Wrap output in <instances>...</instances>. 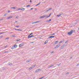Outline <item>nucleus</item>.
<instances>
[{
  "instance_id": "1",
  "label": "nucleus",
  "mask_w": 79,
  "mask_h": 79,
  "mask_svg": "<svg viewBox=\"0 0 79 79\" xmlns=\"http://www.w3.org/2000/svg\"><path fill=\"white\" fill-rule=\"evenodd\" d=\"M74 31L73 30H71L68 33V34L69 35H71L73 33H74Z\"/></svg>"
},
{
  "instance_id": "2",
  "label": "nucleus",
  "mask_w": 79,
  "mask_h": 79,
  "mask_svg": "<svg viewBox=\"0 0 79 79\" xmlns=\"http://www.w3.org/2000/svg\"><path fill=\"white\" fill-rule=\"evenodd\" d=\"M23 46H24V44L23 43L19 45V47L20 48L22 47H23Z\"/></svg>"
},
{
  "instance_id": "3",
  "label": "nucleus",
  "mask_w": 79,
  "mask_h": 79,
  "mask_svg": "<svg viewBox=\"0 0 79 79\" xmlns=\"http://www.w3.org/2000/svg\"><path fill=\"white\" fill-rule=\"evenodd\" d=\"M60 46V44L57 45L56 46V47H54V49H56V48H58V47H59Z\"/></svg>"
},
{
  "instance_id": "4",
  "label": "nucleus",
  "mask_w": 79,
  "mask_h": 79,
  "mask_svg": "<svg viewBox=\"0 0 79 79\" xmlns=\"http://www.w3.org/2000/svg\"><path fill=\"white\" fill-rule=\"evenodd\" d=\"M51 15H52V14H50L49 16H47V15H45V17L46 18H49V17H50V16Z\"/></svg>"
},
{
  "instance_id": "5",
  "label": "nucleus",
  "mask_w": 79,
  "mask_h": 79,
  "mask_svg": "<svg viewBox=\"0 0 79 79\" xmlns=\"http://www.w3.org/2000/svg\"><path fill=\"white\" fill-rule=\"evenodd\" d=\"M39 71H41V70L40 69H37L35 71V73H37V72H39Z\"/></svg>"
},
{
  "instance_id": "6",
  "label": "nucleus",
  "mask_w": 79,
  "mask_h": 79,
  "mask_svg": "<svg viewBox=\"0 0 79 79\" xmlns=\"http://www.w3.org/2000/svg\"><path fill=\"white\" fill-rule=\"evenodd\" d=\"M53 66H54V65L51 64V65L49 66L48 67V68H52V67H53Z\"/></svg>"
},
{
  "instance_id": "7",
  "label": "nucleus",
  "mask_w": 79,
  "mask_h": 79,
  "mask_svg": "<svg viewBox=\"0 0 79 79\" xmlns=\"http://www.w3.org/2000/svg\"><path fill=\"white\" fill-rule=\"evenodd\" d=\"M66 45H65V44H63L62 46V47H61V49H62L63 48H64V47H66Z\"/></svg>"
},
{
  "instance_id": "8",
  "label": "nucleus",
  "mask_w": 79,
  "mask_h": 79,
  "mask_svg": "<svg viewBox=\"0 0 79 79\" xmlns=\"http://www.w3.org/2000/svg\"><path fill=\"white\" fill-rule=\"evenodd\" d=\"M35 65H34V66H33L32 67H30L29 68V69H30V70H31V69H32V67H33V68H34V67H35Z\"/></svg>"
},
{
  "instance_id": "9",
  "label": "nucleus",
  "mask_w": 79,
  "mask_h": 79,
  "mask_svg": "<svg viewBox=\"0 0 79 79\" xmlns=\"http://www.w3.org/2000/svg\"><path fill=\"white\" fill-rule=\"evenodd\" d=\"M52 10V8H50L48 10H46L45 11L46 12H48V11H50V10Z\"/></svg>"
},
{
  "instance_id": "10",
  "label": "nucleus",
  "mask_w": 79,
  "mask_h": 79,
  "mask_svg": "<svg viewBox=\"0 0 79 79\" xmlns=\"http://www.w3.org/2000/svg\"><path fill=\"white\" fill-rule=\"evenodd\" d=\"M55 37V36H51L48 37V39H50V38H53Z\"/></svg>"
},
{
  "instance_id": "11",
  "label": "nucleus",
  "mask_w": 79,
  "mask_h": 79,
  "mask_svg": "<svg viewBox=\"0 0 79 79\" xmlns=\"http://www.w3.org/2000/svg\"><path fill=\"white\" fill-rule=\"evenodd\" d=\"M15 48H16L17 47H18L17 45H14L13 46Z\"/></svg>"
},
{
  "instance_id": "12",
  "label": "nucleus",
  "mask_w": 79,
  "mask_h": 79,
  "mask_svg": "<svg viewBox=\"0 0 79 79\" xmlns=\"http://www.w3.org/2000/svg\"><path fill=\"white\" fill-rule=\"evenodd\" d=\"M11 18H12V16H11L8 17L7 18V19H11Z\"/></svg>"
},
{
  "instance_id": "13",
  "label": "nucleus",
  "mask_w": 79,
  "mask_h": 79,
  "mask_svg": "<svg viewBox=\"0 0 79 79\" xmlns=\"http://www.w3.org/2000/svg\"><path fill=\"white\" fill-rule=\"evenodd\" d=\"M51 19H49V20H47V23H48L49 22H50V21H51Z\"/></svg>"
},
{
  "instance_id": "14",
  "label": "nucleus",
  "mask_w": 79,
  "mask_h": 79,
  "mask_svg": "<svg viewBox=\"0 0 79 79\" xmlns=\"http://www.w3.org/2000/svg\"><path fill=\"white\" fill-rule=\"evenodd\" d=\"M45 15H43V16H42L40 17V18H44L45 17Z\"/></svg>"
},
{
  "instance_id": "15",
  "label": "nucleus",
  "mask_w": 79,
  "mask_h": 79,
  "mask_svg": "<svg viewBox=\"0 0 79 79\" xmlns=\"http://www.w3.org/2000/svg\"><path fill=\"white\" fill-rule=\"evenodd\" d=\"M69 73L68 72L67 73H65V75H69Z\"/></svg>"
},
{
  "instance_id": "16",
  "label": "nucleus",
  "mask_w": 79,
  "mask_h": 79,
  "mask_svg": "<svg viewBox=\"0 0 79 79\" xmlns=\"http://www.w3.org/2000/svg\"><path fill=\"white\" fill-rule=\"evenodd\" d=\"M14 48H15L14 46H13L11 48V49H14Z\"/></svg>"
},
{
  "instance_id": "17",
  "label": "nucleus",
  "mask_w": 79,
  "mask_h": 79,
  "mask_svg": "<svg viewBox=\"0 0 79 79\" xmlns=\"http://www.w3.org/2000/svg\"><path fill=\"white\" fill-rule=\"evenodd\" d=\"M2 69L3 70H6V67H3L2 68Z\"/></svg>"
},
{
  "instance_id": "18",
  "label": "nucleus",
  "mask_w": 79,
  "mask_h": 79,
  "mask_svg": "<svg viewBox=\"0 0 79 79\" xmlns=\"http://www.w3.org/2000/svg\"><path fill=\"white\" fill-rule=\"evenodd\" d=\"M47 42H48V40H46L45 42H44V44H47Z\"/></svg>"
},
{
  "instance_id": "19",
  "label": "nucleus",
  "mask_w": 79,
  "mask_h": 79,
  "mask_svg": "<svg viewBox=\"0 0 79 79\" xmlns=\"http://www.w3.org/2000/svg\"><path fill=\"white\" fill-rule=\"evenodd\" d=\"M21 10H22V11H24V10H25V9L24 8H22V9H20Z\"/></svg>"
},
{
  "instance_id": "20",
  "label": "nucleus",
  "mask_w": 79,
  "mask_h": 79,
  "mask_svg": "<svg viewBox=\"0 0 79 79\" xmlns=\"http://www.w3.org/2000/svg\"><path fill=\"white\" fill-rule=\"evenodd\" d=\"M58 41H56L55 43L54 44V45H55V44H57V43H58Z\"/></svg>"
},
{
  "instance_id": "21",
  "label": "nucleus",
  "mask_w": 79,
  "mask_h": 79,
  "mask_svg": "<svg viewBox=\"0 0 79 79\" xmlns=\"http://www.w3.org/2000/svg\"><path fill=\"white\" fill-rule=\"evenodd\" d=\"M8 64H9V65H13V64L11 63H9Z\"/></svg>"
},
{
  "instance_id": "22",
  "label": "nucleus",
  "mask_w": 79,
  "mask_h": 79,
  "mask_svg": "<svg viewBox=\"0 0 79 79\" xmlns=\"http://www.w3.org/2000/svg\"><path fill=\"white\" fill-rule=\"evenodd\" d=\"M21 9L20 8H18V10H17V11H19V10H21Z\"/></svg>"
},
{
  "instance_id": "23",
  "label": "nucleus",
  "mask_w": 79,
  "mask_h": 79,
  "mask_svg": "<svg viewBox=\"0 0 79 79\" xmlns=\"http://www.w3.org/2000/svg\"><path fill=\"white\" fill-rule=\"evenodd\" d=\"M31 61V60H27L26 61L27 63H28V62H30Z\"/></svg>"
},
{
  "instance_id": "24",
  "label": "nucleus",
  "mask_w": 79,
  "mask_h": 79,
  "mask_svg": "<svg viewBox=\"0 0 79 79\" xmlns=\"http://www.w3.org/2000/svg\"><path fill=\"white\" fill-rule=\"evenodd\" d=\"M40 4V2L39 3L35 5L36 6H38V5H39Z\"/></svg>"
},
{
  "instance_id": "25",
  "label": "nucleus",
  "mask_w": 79,
  "mask_h": 79,
  "mask_svg": "<svg viewBox=\"0 0 79 79\" xmlns=\"http://www.w3.org/2000/svg\"><path fill=\"white\" fill-rule=\"evenodd\" d=\"M63 15V13H61L59 15V16H61V15Z\"/></svg>"
},
{
  "instance_id": "26",
  "label": "nucleus",
  "mask_w": 79,
  "mask_h": 79,
  "mask_svg": "<svg viewBox=\"0 0 79 79\" xmlns=\"http://www.w3.org/2000/svg\"><path fill=\"white\" fill-rule=\"evenodd\" d=\"M36 22H33L32 23V24H36Z\"/></svg>"
},
{
  "instance_id": "27",
  "label": "nucleus",
  "mask_w": 79,
  "mask_h": 79,
  "mask_svg": "<svg viewBox=\"0 0 79 79\" xmlns=\"http://www.w3.org/2000/svg\"><path fill=\"white\" fill-rule=\"evenodd\" d=\"M17 30L19 31H22V30H19V29H17Z\"/></svg>"
},
{
  "instance_id": "28",
  "label": "nucleus",
  "mask_w": 79,
  "mask_h": 79,
  "mask_svg": "<svg viewBox=\"0 0 79 79\" xmlns=\"http://www.w3.org/2000/svg\"><path fill=\"white\" fill-rule=\"evenodd\" d=\"M4 33H4L3 32H0V35L2 34H4Z\"/></svg>"
},
{
  "instance_id": "29",
  "label": "nucleus",
  "mask_w": 79,
  "mask_h": 79,
  "mask_svg": "<svg viewBox=\"0 0 79 79\" xmlns=\"http://www.w3.org/2000/svg\"><path fill=\"white\" fill-rule=\"evenodd\" d=\"M39 22H40V21H37L36 22V23H39Z\"/></svg>"
},
{
  "instance_id": "30",
  "label": "nucleus",
  "mask_w": 79,
  "mask_h": 79,
  "mask_svg": "<svg viewBox=\"0 0 79 79\" xmlns=\"http://www.w3.org/2000/svg\"><path fill=\"white\" fill-rule=\"evenodd\" d=\"M28 38H31V36H28L27 37Z\"/></svg>"
},
{
  "instance_id": "31",
  "label": "nucleus",
  "mask_w": 79,
  "mask_h": 79,
  "mask_svg": "<svg viewBox=\"0 0 79 79\" xmlns=\"http://www.w3.org/2000/svg\"><path fill=\"white\" fill-rule=\"evenodd\" d=\"M4 48H6V47H8V46H4Z\"/></svg>"
},
{
  "instance_id": "32",
  "label": "nucleus",
  "mask_w": 79,
  "mask_h": 79,
  "mask_svg": "<svg viewBox=\"0 0 79 79\" xmlns=\"http://www.w3.org/2000/svg\"><path fill=\"white\" fill-rule=\"evenodd\" d=\"M11 8H13V9H16V8H15V7H11Z\"/></svg>"
},
{
  "instance_id": "33",
  "label": "nucleus",
  "mask_w": 79,
  "mask_h": 79,
  "mask_svg": "<svg viewBox=\"0 0 79 79\" xmlns=\"http://www.w3.org/2000/svg\"><path fill=\"white\" fill-rule=\"evenodd\" d=\"M62 42H63V41H60L59 42V44H61V43H62Z\"/></svg>"
},
{
  "instance_id": "34",
  "label": "nucleus",
  "mask_w": 79,
  "mask_h": 79,
  "mask_svg": "<svg viewBox=\"0 0 79 79\" xmlns=\"http://www.w3.org/2000/svg\"><path fill=\"white\" fill-rule=\"evenodd\" d=\"M31 6V5H28L27 6V7H29V6Z\"/></svg>"
},
{
  "instance_id": "35",
  "label": "nucleus",
  "mask_w": 79,
  "mask_h": 79,
  "mask_svg": "<svg viewBox=\"0 0 79 79\" xmlns=\"http://www.w3.org/2000/svg\"><path fill=\"white\" fill-rule=\"evenodd\" d=\"M15 26V27H19V26Z\"/></svg>"
},
{
  "instance_id": "36",
  "label": "nucleus",
  "mask_w": 79,
  "mask_h": 79,
  "mask_svg": "<svg viewBox=\"0 0 79 79\" xmlns=\"http://www.w3.org/2000/svg\"><path fill=\"white\" fill-rule=\"evenodd\" d=\"M8 39H9V38H7L5 39V40H8Z\"/></svg>"
},
{
  "instance_id": "37",
  "label": "nucleus",
  "mask_w": 79,
  "mask_h": 79,
  "mask_svg": "<svg viewBox=\"0 0 79 79\" xmlns=\"http://www.w3.org/2000/svg\"><path fill=\"white\" fill-rule=\"evenodd\" d=\"M31 37H34V35H31Z\"/></svg>"
},
{
  "instance_id": "38",
  "label": "nucleus",
  "mask_w": 79,
  "mask_h": 79,
  "mask_svg": "<svg viewBox=\"0 0 79 79\" xmlns=\"http://www.w3.org/2000/svg\"><path fill=\"white\" fill-rule=\"evenodd\" d=\"M60 64L61 63H60L59 64H57V66H60Z\"/></svg>"
},
{
  "instance_id": "39",
  "label": "nucleus",
  "mask_w": 79,
  "mask_h": 79,
  "mask_svg": "<svg viewBox=\"0 0 79 79\" xmlns=\"http://www.w3.org/2000/svg\"><path fill=\"white\" fill-rule=\"evenodd\" d=\"M30 44H34V42H30Z\"/></svg>"
},
{
  "instance_id": "40",
  "label": "nucleus",
  "mask_w": 79,
  "mask_h": 79,
  "mask_svg": "<svg viewBox=\"0 0 79 79\" xmlns=\"http://www.w3.org/2000/svg\"><path fill=\"white\" fill-rule=\"evenodd\" d=\"M16 18H17V19H18V16L16 17Z\"/></svg>"
},
{
  "instance_id": "41",
  "label": "nucleus",
  "mask_w": 79,
  "mask_h": 79,
  "mask_svg": "<svg viewBox=\"0 0 79 79\" xmlns=\"http://www.w3.org/2000/svg\"><path fill=\"white\" fill-rule=\"evenodd\" d=\"M57 16H58V17H59V16H60L59 15H57Z\"/></svg>"
},
{
  "instance_id": "42",
  "label": "nucleus",
  "mask_w": 79,
  "mask_h": 79,
  "mask_svg": "<svg viewBox=\"0 0 79 79\" xmlns=\"http://www.w3.org/2000/svg\"><path fill=\"white\" fill-rule=\"evenodd\" d=\"M3 16H6V14H5Z\"/></svg>"
},
{
  "instance_id": "43",
  "label": "nucleus",
  "mask_w": 79,
  "mask_h": 79,
  "mask_svg": "<svg viewBox=\"0 0 79 79\" xmlns=\"http://www.w3.org/2000/svg\"><path fill=\"white\" fill-rule=\"evenodd\" d=\"M44 77H42L41 78V79H43V78H44Z\"/></svg>"
},
{
  "instance_id": "44",
  "label": "nucleus",
  "mask_w": 79,
  "mask_h": 79,
  "mask_svg": "<svg viewBox=\"0 0 79 79\" xmlns=\"http://www.w3.org/2000/svg\"><path fill=\"white\" fill-rule=\"evenodd\" d=\"M1 21H2V20H3V19H0Z\"/></svg>"
},
{
  "instance_id": "45",
  "label": "nucleus",
  "mask_w": 79,
  "mask_h": 79,
  "mask_svg": "<svg viewBox=\"0 0 79 79\" xmlns=\"http://www.w3.org/2000/svg\"><path fill=\"white\" fill-rule=\"evenodd\" d=\"M3 36H0V38H2V37Z\"/></svg>"
},
{
  "instance_id": "46",
  "label": "nucleus",
  "mask_w": 79,
  "mask_h": 79,
  "mask_svg": "<svg viewBox=\"0 0 79 79\" xmlns=\"http://www.w3.org/2000/svg\"><path fill=\"white\" fill-rule=\"evenodd\" d=\"M16 41H17V42H19V40H17Z\"/></svg>"
},
{
  "instance_id": "47",
  "label": "nucleus",
  "mask_w": 79,
  "mask_h": 79,
  "mask_svg": "<svg viewBox=\"0 0 79 79\" xmlns=\"http://www.w3.org/2000/svg\"><path fill=\"white\" fill-rule=\"evenodd\" d=\"M12 37H15V35H12Z\"/></svg>"
},
{
  "instance_id": "48",
  "label": "nucleus",
  "mask_w": 79,
  "mask_h": 79,
  "mask_svg": "<svg viewBox=\"0 0 79 79\" xmlns=\"http://www.w3.org/2000/svg\"><path fill=\"white\" fill-rule=\"evenodd\" d=\"M10 11L8 10V13H10Z\"/></svg>"
},
{
  "instance_id": "49",
  "label": "nucleus",
  "mask_w": 79,
  "mask_h": 79,
  "mask_svg": "<svg viewBox=\"0 0 79 79\" xmlns=\"http://www.w3.org/2000/svg\"><path fill=\"white\" fill-rule=\"evenodd\" d=\"M54 52L53 51H52V52H51V53H53Z\"/></svg>"
},
{
  "instance_id": "50",
  "label": "nucleus",
  "mask_w": 79,
  "mask_h": 79,
  "mask_svg": "<svg viewBox=\"0 0 79 79\" xmlns=\"http://www.w3.org/2000/svg\"><path fill=\"white\" fill-rule=\"evenodd\" d=\"M51 35H55V33H53L52 34H51Z\"/></svg>"
},
{
  "instance_id": "51",
  "label": "nucleus",
  "mask_w": 79,
  "mask_h": 79,
  "mask_svg": "<svg viewBox=\"0 0 79 79\" xmlns=\"http://www.w3.org/2000/svg\"><path fill=\"white\" fill-rule=\"evenodd\" d=\"M30 3H31L32 2V1L31 0L30 1Z\"/></svg>"
},
{
  "instance_id": "52",
  "label": "nucleus",
  "mask_w": 79,
  "mask_h": 79,
  "mask_svg": "<svg viewBox=\"0 0 79 79\" xmlns=\"http://www.w3.org/2000/svg\"><path fill=\"white\" fill-rule=\"evenodd\" d=\"M32 34H33V33H31V34H30V35H32Z\"/></svg>"
},
{
  "instance_id": "53",
  "label": "nucleus",
  "mask_w": 79,
  "mask_h": 79,
  "mask_svg": "<svg viewBox=\"0 0 79 79\" xmlns=\"http://www.w3.org/2000/svg\"><path fill=\"white\" fill-rule=\"evenodd\" d=\"M6 51H5L4 52V53H6Z\"/></svg>"
},
{
  "instance_id": "54",
  "label": "nucleus",
  "mask_w": 79,
  "mask_h": 79,
  "mask_svg": "<svg viewBox=\"0 0 79 79\" xmlns=\"http://www.w3.org/2000/svg\"><path fill=\"white\" fill-rule=\"evenodd\" d=\"M15 23H18V21H15Z\"/></svg>"
},
{
  "instance_id": "55",
  "label": "nucleus",
  "mask_w": 79,
  "mask_h": 79,
  "mask_svg": "<svg viewBox=\"0 0 79 79\" xmlns=\"http://www.w3.org/2000/svg\"><path fill=\"white\" fill-rule=\"evenodd\" d=\"M34 8H31L30 9V10H32Z\"/></svg>"
},
{
  "instance_id": "56",
  "label": "nucleus",
  "mask_w": 79,
  "mask_h": 79,
  "mask_svg": "<svg viewBox=\"0 0 79 79\" xmlns=\"http://www.w3.org/2000/svg\"><path fill=\"white\" fill-rule=\"evenodd\" d=\"M67 42H68V41H65V44L67 43Z\"/></svg>"
},
{
  "instance_id": "57",
  "label": "nucleus",
  "mask_w": 79,
  "mask_h": 79,
  "mask_svg": "<svg viewBox=\"0 0 79 79\" xmlns=\"http://www.w3.org/2000/svg\"><path fill=\"white\" fill-rule=\"evenodd\" d=\"M31 34H30V35H28V36H30V35H31Z\"/></svg>"
},
{
  "instance_id": "58",
  "label": "nucleus",
  "mask_w": 79,
  "mask_h": 79,
  "mask_svg": "<svg viewBox=\"0 0 79 79\" xmlns=\"http://www.w3.org/2000/svg\"><path fill=\"white\" fill-rule=\"evenodd\" d=\"M15 30H18V29H15Z\"/></svg>"
},
{
  "instance_id": "59",
  "label": "nucleus",
  "mask_w": 79,
  "mask_h": 79,
  "mask_svg": "<svg viewBox=\"0 0 79 79\" xmlns=\"http://www.w3.org/2000/svg\"><path fill=\"white\" fill-rule=\"evenodd\" d=\"M77 66H79V64H77Z\"/></svg>"
},
{
  "instance_id": "60",
  "label": "nucleus",
  "mask_w": 79,
  "mask_h": 79,
  "mask_svg": "<svg viewBox=\"0 0 79 79\" xmlns=\"http://www.w3.org/2000/svg\"><path fill=\"white\" fill-rule=\"evenodd\" d=\"M20 40V39H19V40Z\"/></svg>"
},
{
  "instance_id": "61",
  "label": "nucleus",
  "mask_w": 79,
  "mask_h": 79,
  "mask_svg": "<svg viewBox=\"0 0 79 79\" xmlns=\"http://www.w3.org/2000/svg\"><path fill=\"white\" fill-rule=\"evenodd\" d=\"M39 79H41V78H39Z\"/></svg>"
},
{
  "instance_id": "62",
  "label": "nucleus",
  "mask_w": 79,
  "mask_h": 79,
  "mask_svg": "<svg viewBox=\"0 0 79 79\" xmlns=\"http://www.w3.org/2000/svg\"><path fill=\"white\" fill-rule=\"evenodd\" d=\"M70 58H71H71H72V57H71Z\"/></svg>"
},
{
  "instance_id": "63",
  "label": "nucleus",
  "mask_w": 79,
  "mask_h": 79,
  "mask_svg": "<svg viewBox=\"0 0 79 79\" xmlns=\"http://www.w3.org/2000/svg\"><path fill=\"white\" fill-rule=\"evenodd\" d=\"M6 52H7V53H8V51Z\"/></svg>"
},
{
  "instance_id": "64",
  "label": "nucleus",
  "mask_w": 79,
  "mask_h": 79,
  "mask_svg": "<svg viewBox=\"0 0 79 79\" xmlns=\"http://www.w3.org/2000/svg\"><path fill=\"white\" fill-rule=\"evenodd\" d=\"M35 9V10H37V9Z\"/></svg>"
}]
</instances>
